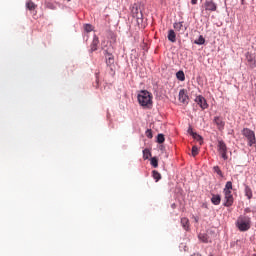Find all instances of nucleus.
Returning <instances> with one entry per match:
<instances>
[{
  "label": "nucleus",
  "instance_id": "7c9ffc66",
  "mask_svg": "<svg viewBox=\"0 0 256 256\" xmlns=\"http://www.w3.org/2000/svg\"><path fill=\"white\" fill-rule=\"evenodd\" d=\"M145 134L148 139H153V132L151 131V129L146 130Z\"/></svg>",
  "mask_w": 256,
  "mask_h": 256
},
{
  "label": "nucleus",
  "instance_id": "dca6fc26",
  "mask_svg": "<svg viewBox=\"0 0 256 256\" xmlns=\"http://www.w3.org/2000/svg\"><path fill=\"white\" fill-rule=\"evenodd\" d=\"M134 18L136 19V23H137L138 27H141V25H143V12L134 16Z\"/></svg>",
  "mask_w": 256,
  "mask_h": 256
},
{
  "label": "nucleus",
  "instance_id": "f3484780",
  "mask_svg": "<svg viewBox=\"0 0 256 256\" xmlns=\"http://www.w3.org/2000/svg\"><path fill=\"white\" fill-rule=\"evenodd\" d=\"M181 225L185 231H189V219L188 218H181Z\"/></svg>",
  "mask_w": 256,
  "mask_h": 256
},
{
  "label": "nucleus",
  "instance_id": "2eb2a0df",
  "mask_svg": "<svg viewBox=\"0 0 256 256\" xmlns=\"http://www.w3.org/2000/svg\"><path fill=\"white\" fill-rule=\"evenodd\" d=\"M211 202L213 205H220L221 204V195H212Z\"/></svg>",
  "mask_w": 256,
  "mask_h": 256
},
{
  "label": "nucleus",
  "instance_id": "4468645a",
  "mask_svg": "<svg viewBox=\"0 0 256 256\" xmlns=\"http://www.w3.org/2000/svg\"><path fill=\"white\" fill-rule=\"evenodd\" d=\"M198 239L202 241V243H211V240L209 239V236L205 233H200L198 235Z\"/></svg>",
  "mask_w": 256,
  "mask_h": 256
},
{
  "label": "nucleus",
  "instance_id": "393cba45",
  "mask_svg": "<svg viewBox=\"0 0 256 256\" xmlns=\"http://www.w3.org/2000/svg\"><path fill=\"white\" fill-rule=\"evenodd\" d=\"M151 157V151L149 149L143 150V159H149Z\"/></svg>",
  "mask_w": 256,
  "mask_h": 256
},
{
  "label": "nucleus",
  "instance_id": "5701e85b",
  "mask_svg": "<svg viewBox=\"0 0 256 256\" xmlns=\"http://www.w3.org/2000/svg\"><path fill=\"white\" fill-rule=\"evenodd\" d=\"M150 163L152 167H154L155 169L159 167V160H157V158L155 157L151 158Z\"/></svg>",
  "mask_w": 256,
  "mask_h": 256
},
{
  "label": "nucleus",
  "instance_id": "6ab92c4d",
  "mask_svg": "<svg viewBox=\"0 0 256 256\" xmlns=\"http://www.w3.org/2000/svg\"><path fill=\"white\" fill-rule=\"evenodd\" d=\"M152 177L155 179L156 183L161 181V173H159L157 170L152 171Z\"/></svg>",
  "mask_w": 256,
  "mask_h": 256
},
{
  "label": "nucleus",
  "instance_id": "0eeeda50",
  "mask_svg": "<svg viewBox=\"0 0 256 256\" xmlns=\"http://www.w3.org/2000/svg\"><path fill=\"white\" fill-rule=\"evenodd\" d=\"M179 101L180 103H183V105H187L189 103V96L187 95V90L181 89L179 91Z\"/></svg>",
  "mask_w": 256,
  "mask_h": 256
},
{
  "label": "nucleus",
  "instance_id": "e433bc0d",
  "mask_svg": "<svg viewBox=\"0 0 256 256\" xmlns=\"http://www.w3.org/2000/svg\"><path fill=\"white\" fill-rule=\"evenodd\" d=\"M67 1H71V0H67Z\"/></svg>",
  "mask_w": 256,
  "mask_h": 256
},
{
  "label": "nucleus",
  "instance_id": "f8f14e48",
  "mask_svg": "<svg viewBox=\"0 0 256 256\" xmlns=\"http://www.w3.org/2000/svg\"><path fill=\"white\" fill-rule=\"evenodd\" d=\"M168 41L171 43H175L177 41V34H175V30L168 31Z\"/></svg>",
  "mask_w": 256,
  "mask_h": 256
},
{
  "label": "nucleus",
  "instance_id": "9d476101",
  "mask_svg": "<svg viewBox=\"0 0 256 256\" xmlns=\"http://www.w3.org/2000/svg\"><path fill=\"white\" fill-rule=\"evenodd\" d=\"M173 27L178 33H185V31H187V27L183 26V22H175Z\"/></svg>",
  "mask_w": 256,
  "mask_h": 256
},
{
  "label": "nucleus",
  "instance_id": "bb28decb",
  "mask_svg": "<svg viewBox=\"0 0 256 256\" xmlns=\"http://www.w3.org/2000/svg\"><path fill=\"white\" fill-rule=\"evenodd\" d=\"M199 155V148L197 146L192 147V157H197Z\"/></svg>",
  "mask_w": 256,
  "mask_h": 256
},
{
  "label": "nucleus",
  "instance_id": "7ed1b4c3",
  "mask_svg": "<svg viewBox=\"0 0 256 256\" xmlns=\"http://www.w3.org/2000/svg\"><path fill=\"white\" fill-rule=\"evenodd\" d=\"M242 135L244 137H246L247 141H248V145L249 147H253V145H255L256 143V138H255V132L249 128H244L242 130Z\"/></svg>",
  "mask_w": 256,
  "mask_h": 256
},
{
  "label": "nucleus",
  "instance_id": "c9c22d12",
  "mask_svg": "<svg viewBox=\"0 0 256 256\" xmlns=\"http://www.w3.org/2000/svg\"><path fill=\"white\" fill-rule=\"evenodd\" d=\"M242 1V4L245 2V0H241Z\"/></svg>",
  "mask_w": 256,
  "mask_h": 256
},
{
  "label": "nucleus",
  "instance_id": "39448f33",
  "mask_svg": "<svg viewBox=\"0 0 256 256\" xmlns=\"http://www.w3.org/2000/svg\"><path fill=\"white\" fill-rule=\"evenodd\" d=\"M224 193V207H231L233 205V192H223Z\"/></svg>",
  "mask_w": 256,
  "mask_h": 256
},
{
  "label": "nucleus",
  "instance_id": "a211bd4d",
  "mask_svg": "<svg viewBox=\"0 0 256 256\" xmlns=\"http://www.w3.org/2000/svg\"><path fill=\"white\" fill-rule=\"evenodd\" d=\"M26 7L29 11H35V9H37V5H35V3H33V1H28L26 3Z\"/></svg>",
  "mask_w": 256,
  "mask_h": 256
},
{
  "label": "nucleus",
  "instance_id": "c756f323",
  "mask_svg": "<svg viewBox=\"0 0 256 256\" xmlns=\"http://www.w3.org/2000/svg\"><path fill=\"white\" fill-rule=\"evenodd\" d=\"M214 172L217 173L220 177H223V172L221 171V168L219 166H214Z\"/></svg>",
  "mask_w": 256,
  "mask_h": 256
},
{
  "label": "nucleus",
  "instance_id": "423d86ee",
  "mask_svg": "<svg viewBox=\"0 0 256 256\" xmlns=\"http://www.w3.org/2000/svg\"><path fill=\"white\" fill-rule=\"evenodd\" d=\"M195 103H197V105H199V107H201V109L205 110L207 109V107H209V104H207V100L205 99V97L199 95L195 98Z\"/></svg>",
  "mask_w": 256,
  "mask_h": 256
},
{
  "label": "nucleus",
  "instance_id": "ddd939ff",
  "mask_svg": "<svg viewBox=\"0 0 256 256\" xmlns=\"http://www.w3.org/2000/svg\"><path fill=\"white\" fill-rule=\"evenodd\" d=\"M99 45V38L94 37L91 45H90V51L91 53H93V51H97V47Z\"/></svg>",
  "mask_w": 256,
  "mask_h": 256
},
{
  "label": "nucleus",
  "instance_id": "20e7f679",
  "mask_svg": "<svg viewBox=\"0 0 256 256\" xmlns=\"http://www.w3.org/2000/svg\"><path fill=\"white\" fill-rule=\"evenodd\" d=\"M218 153H220L222 159L224 161H227L229 159V156H227V144H225V141L223 140H218Z\"/></svg>",
  "mask_w": 256,
  "mask_h": 256
},
{
  "label": "nucleus",
  "instance_id": "1a4fd4ad",
  "mask_svg": "<svg viewBox=\"0 0 256 256\" xmlns=\"http://www.w3.org/2000/svg\"><path fill=\"white\" fill-rule=\"evenodd\" d=\"M204 7L206 11H217V4L213 0L206 1Z\"/></svg>",
  "mask_w": 256,
  "mask_h": 256
},
{
  "label": "nucleus",
  "instance_id": "4be33fe9",
  "mask_svg": "<svg viewBox=\"0 0 256 256\" xmlns=\"http://www.w3.org/2000/svg\"><path fill=\"white\" fill-rule=\"evenodd\" d=\"M176 77L179 81H184L185 80V73L183 71H178L176 73Z\"/></svg>",
  "mask_w": 256,
  "mask_h": 256
},
{
  "label": "nucleus",
  "instance_id": "6e6552de",
  "mask_svg": "<svg viewBox=\"0 0 256 256\" xmlns=\"http://www.w3.org/2000/svg\"><path fill=\"white\" fill-rule=\"evenodd\" d=\"M104 55L106 57V65L107 67H111L115 64V56L113 54L109 53L107 50L104 51Z\"/></svg>",
  "mask_w": 256,
  "mask_h": 256
},
{
  "label": "nucleus",
  "instance_id": "2f4dec72",
  "mask_svg": "<svg viewBox=\"0 0 256 256\" xmlns=\"http://www.w3.org/2000/svg\"><path fill=\"white\" fill-rule=\"evenodd\" d=\"M194 139H197L198 141H203V137H201V135L197 134V133H193L192 134Z\"/></svg>",
  "mask_w": 256,
  "mask_h": 256
},
{
  "label": "nucleus",
  "instance_id": "9b49d317",
  "mask_svg": "<svg viewBox=\"0 0 256 256\" xmlns=\"http://www.w3.org/2000/svg\"><path fill=\"white\" fill-rule=\"evenodd\" d=\"M214 123L217 125V128L221 131L225 127V122H223V119L221 117L216 116L214 118Z\"/></svg>",
  "mask_w": 256,
  "mask_h": 256
},
{
  "label": "nucleus",
  "instance_id": "473e14b6",
  "mask_svg": "<svg viewBox=\"0 0 256 256\" xmlns=\"http://www.w3.org/2000/svg\"><path fill=\"white\" fill-rule=\"evenodd\" d=\"M246 59H247V61H248V63H253V55H251V54H247L246 55Z\"/></svg>",
  "mask_w": 256,
  "mask_h": 256
},
{
  "label": "nucleus",
  "instance_id": "c85d7f7f",
  "mask_svg": "<svg viewBox=\"0 0 256 256\" xmlns=\"http://www.w3.org/2000/svg\"><path fill=\"white\" fill-rule=\"evenodd\" d=\"M84 30L86 33H91V31H93V26L91 24H86L84 25Z\"/></svg>",
  "mask_w": 256,
  "mask_h": 256
},
{
  "label": "nucleus",
  "instance_id": "cd10ccee",
  "mask_svg": "<svg viewBox=\"0 0 256 256\" xmlns=\"http://www.w3.org/2000/svg\"><path fill=\"white\" fill-rule=\"evenodd\" d=\"M139 13H141V10H139L138 7L132 8V17H136V15H139Z\"/></svg>",
  "mask_w": 256,
  "mask_h": 256
},
{
  "label": "nucleus",
  "instance_id": "b1692460",
  "mask_svg": "<svg viewBox=\"0 0 256 256\" xmlns=\"http://www.w3.org/2000/svg\"><path fill=\"white\" fill-rule=\"evenodd\" d=\"M196 45H205V38L203 36H199L197 40H195Z\"/></svg>",
  "mask_w": 256,
  "mask_h": 256
},
{
  "label": "nucleus",
  "instance_id": "aec40b11",
  "mask_svg": "<svg viewBox=\"0 0 256 256\" xmlns=\"http://www.w3.org/2000/svg\"><path fill=\"white\" fill-rule=\"evenodd\" d=\"M232 190H233V182L231 181L226 182L223 192H231Z\"/></svg>",
  "mask_w": 256,
  "mask_h": 256
},
{
  "label": "nucleus",
  "instance_id": "412c9836",
  "mask_svg": "<svg viewBox=\"0 0 256 256\" xmlns=\"http://www.w3.org/2000/svg\"><path fill=\"white\" fill-rule=\"evenodd\" d=\"M245 195L248 199L253 198V190H251V188L249 186L245 187Z\"/></svg>",
  "mask_w": 256,
  "mask_h": 256
},
{
  "label": "nucleus",
  "instance_id": "f704fd0d",
  "mask_svg": "<svg viewBox=\"0 0 256 256\" xmlns=\"http://www.w3.org/2000/svg\"><path fill=\"white\" fill-rule=\"evenodd\" d=\"M172 208L175 209V204H172Z\"/></svg>",
  "mask_w": 256,
  "mask_h": 256
},
{
  "label": "nucleus",
  "instance_id": "a878e982",
  "mask_svg": "<svg viewBox=\"0 0 256 256\" xmlns=\"http://www.w3.org/2000/svg\"><path fill=\"white\" fill-rule=\"evenodd\" d=\"M157 143H165V135L163 134H158L157 136Z\"/></svg>",
  "mask_w": 256,
  "mask_h": 256
},
{
  "label": "nucleus",
  "instance_id": "f257e3e1",
  "mask_svg": "<svg viewBox=\"0 0 256 256\" xmlns=\"http://www.w3.org/2000/svg\"><path fill=\"white\" fill-rule=\"evenodd\" d=\"M152 99H153V96H151V94L147 90H142L138 94V103L142 107H149L150 105H152L153 104Z\"/></svg>",
  "mask_w": 256,
  "mask_h": 256
},
{
  "label": "nucleus",
  "instance_id": "f03ea898",
  "mask_svg": "<svg viewBox=\"0 0 256 256\" xmlns=\"http://www.w3.org/2000/svg\"><path fill=\"white\" fill-rule=\"evenodd\" d=\"M236 225L239 231H249L251 229V220L247 216H240L237 219Z\"/></svg>",
  "mask_w": 256,
  "mask_h": 256
},
{
  "label": "nucleus",
  "instance_id": "72a5a7b5",
  "mask_svg": "<svg viewBox=\"0 0 256 256\" xmlns=\"http://www.w3.org/2000/svg\"><path fill=\"white\" fill-rule=\"evenodd\" d=\"M192 5H197V0H191Z\"/></svg>",
  "mask_w": 256,
  "mask_h": 256
}]
</instances>
